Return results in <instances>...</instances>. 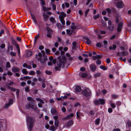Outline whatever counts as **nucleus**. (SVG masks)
I'll return each instance as SVG.
<instances>
[{"label": "nucleus", "instance_id": "1", "mask_svg": "<svg viewBox=\"0 0 131 131\" xmlns=\"http://www.w3.org/2000/svg\"><path fill=\"white\" fill-rule=\"evenodd\" d=\"M66 62V59L64 58L61 60L60 59L59 61L57 62V64L58 67H55V70L56 71L59 70V68L61 67L62 66H63Z\"/></svg>", "mask_w": 131, "mask_h": 131}, {"label": "nucleus", "instance_id": "2", "mask_svg": "<svg viewBox=\"0 0 131 131\" xmlns=\"http://www.w3.org/2000/svg\"><path fill=\"white\" fill-rule=\"evenodd\" d=\"M114 1L118 8H121L123 7L124 3L121 0H114Z\"/></svg>", "mask_w": 131, "mask_h": 131}, {"label": "nucleus", "instance_id": "3", "mask_svg": "<svg viewBox=\"0 0 131 131\" xmlns=\"http://www.w3.org/2000/svg\"><path fill=\"white\" fill-rule=\"evenodd\" d=\"M29 107L34 110L36 112H39V110L37 108L36 105L34 103L30 102L29 103Z\"/></svg>", "mask_w": 131, "mask_h": 131}, {"label": "nucleus", "instance_id": "4", "mask_svg": "<svg viewBox=\"0 0 131 131\" xmlns=\"http://www.w3.org/2000/svg\"><path fill=\"white\" fill-rule=\"evenodd\" d=\"M82 92L83 95L85 97H88L91 95V91L89 88L84 89Z\"/></svg>", "mask_w": 131, "mask_h": 131}, {"label": "nucleus", "instance_id": "5", "mask_svg": "<svg viewBox=\"0 0 131 131\" xmlns=\"http://www.w3.org/2000/svg\"><path fill=\"white\" fill-rule=\"evenodd\" d=\"M13 103V100L12 99H9L8 101L5 104L4 106L5 108H8L10 106L12 105Z\"/></svg>", "mask_w": 131, "mask_h": 131}, {"label": "nucleus", "instance_id": "6", "mask_svg": "<svg viewBox=\"0 0 131 131\" xmlns=\"http://www.w3.org/2000/svg\"><path fill=\"white\" fill-rule=\"evenodd\" d=\"M36 99L37 101L39 102L38 104V107L39 108H42V104L44 103V101L41 99L38 98H37Z\"/></svg>", "mask_w": 131, "mask_h": 131}, {"label": "nucleus", "instance_id": "7", "mask_svg": "<svg viewBox=\"0 0 131 131\" xmlns=\"http://www.w3.org/2000/svg\"><path fill=\"white\" fill-rule=\"evenodd\" d=\"M31 15L32 17V18L33 20V21L35 23V24L37 25L38 26V27H39V26L38 24V23L37 21V20L36 19V17L35 16H34V15L33 14H32L31 13Z\"/></svg>", "mask_w": 131, "mask_h": 131}, {"label": "nucleus", "instance_id": "8", "mask_svg": "<svg viewBox=\"0 0 131 131\" xmlns=\"http://www.w3.org/2000/svg\"><path fill=\"white\" fill-rule=\"evenodd\" d=\"M75 92V93H78L81 91V89L80 87L78 86L75 87L74 89Z\"/></svg>", "mask_w": 131, "mask_h": 131}, {"label": "nucleus", "instance_id": "9", "mask_svg": "<svg viewBox=\"0 0 131 131\" xmlns=\"http://www.w3.org/2000/svg\"><path fill=\"white\" fill-rule=\"evenodd\" d=\"M90 70L93 72H94L96 69V67L95 65L93 64L91 65L90 66Z\"/></svg>", "mask_w": 131, "mask_h": 131}, {"label": "nucleus", "instance_id": "10", "mask_svg": "<svg viewBox=\"0 0 131 131\" xmlns=\"http://www.w3.org/2000/svg\"><path fill=\"white\" fill-rule=\"evenodd\" d=\"M59 17L62 24L63 25H64L65 24V21L63 16L61 15H60Z\"/></svg>", "mask_w": 131, "mask_h": 131}, {"label": "nucleus", "instance_id": "11", "mask_svg": "<svg viewBox=\"0 0 131 131\" xmlns=\"http://www.w3.org/2000/svg\"><path fill=\"white\" fill-rule=\"evenodd\" d=\"M27 123H33V119L30 117L28 116L27 118Z\"/></svg>", "mask_w": 131, "mask_h": 131}, {"label": "nucleus", "instance_id": "12", "mask_svg": "<svg viewBox=\"0 0 131 131\" xmlns=\"http://www.w3.org/2000/svg\"><path fill=\"white\" fill-rule=\"evenodd\" d=\"M32 52L30 51H27L26 52V57H28L32 55Z\"/></svg>", "mask_w": 131, "mask_h": 131}, {"label": "nucleus", "instance_id": "13", "mask_svg": "<svg viewBox=\"0 0 131 131\" xmlns=\"http://www.w3.org/2000/svg\"><path fill=\"white\" fill-rule=\"evenodd\" d=\"M51 112L52 115H54L56 114L57 113V111L54 108H52L51 109Z\"/></svg>", "mask_w": 131, "mask_h": 131}, {"label": "nucleus", "instance_id": "14", "mask_svg": "<svg viewBox=\"0 0 131 131\" xmlns=\"http://www.w3.org/2000/svg\"><path fill=\"white\" fill-rule=\"evenodd\" d=\"M122 25L123 24L122 23H120L118 24V27L117 29V31H118L119 32L121 31Z\"/></svg>", "mask_w": 131, "mask_h": 131}, {"label": "nucleus", "instance_id": "15", "mask_svg": "<svg viewBox=\"0 0 131 131\" xmlns=\"http://www.w3.org/2000/svg\"><path fill=\"white\" fill-rule=\"evenodd\" d=\"M74 115V114L73 113H71L70 115H68L66 117L64 118L67 119H70L71 117H73Z\"/></svg>", "mask_w": 131, "mask_h": 131}, {"label": "nucleus", "instance_id": "16", "mask_svg": "<svg viewBox=\"0 0 131 131\" xmlns=\"http://www.w3.org/2000/svg\"><path fill=\"white\" fill-rule=\"evenodd\" d=\"M14 84V82L13 81H10L9 83L6 84V87L8 89H10L11 87L9 86V85H12Z\"/></svg>", "mask_w": 131, "mask_h": 131}, {"label": "nucleus", "instance_id": "17", "mask_svg": "<svg viewBox=\"0 0 131 131\" xmlns=\"http://www.w3.org/2000/svg\"><path fill=\"white\" fill-rule=\"evenodd\" d=\"M19 69L15 67H13L12 69V71L13 72H17L19 71Z\"/></svg>", "mask_w": 131, "mask_h": 131}, {"label": "nucleus", "instance_id": "18", "mask_svg": "<svg viewBox=\"0 0 131 131\" xmlns=\"http://www.w3.org/2000/svg\"><path fill=\"white\" fill-rule=\"evenodd\" d=\"M32 123H27L28 125V129L30 131L32 129L33 127Z\"/></svg>", "mask_w": 131, "mask_h": 131}, {"label": "nucleus", "instance_id": "19", "mask_svg": "<svg viewBox=\"0 0 131 131\" xmlns=\"http://www.w3.org/2000/svg\"><path fill=\"white\" fill-rule=\"evenodd\" d=\"M46 29L47 32V33H48L52 34L53 32V31L51 30V29L49 28L48 27H47L46 28Z\"/></svg>", "mask_w": 131, "mask_h": 131}, {"label": "nucleus", "instance_id": "20", "mask_svg": "<svg viewBox=\"0 0 131 131\" xmlns=\"http://www.w3.org/2000/svg\"><path fill=\"white\" fill-rule=\"evenodd\" d=\"M66 56L68 59L70 60H73V57L70 56V54L68 53H67L66 54Z\"/></svg>", "mask_w": 131, "mask_h": 131}, {"label": "nucleus", "instance_id": "21", "mask_svg": "<svg viewBox=\"0 0 131 131\" xmlns=\"http://www.w3.org/2000/svg\"><path fill=\"white\" fill-rule=\"evenodd\" d=\"M85 40H86V43L88 45H90L91 43V41L88 38H85Z\"/></svg>", "mask_w": 131, "mask_h": 131}, {"label": "nucleus", "instance_id": "22", "mask_svg": "<svg viewBox=\"0 0 131 131\" xmlns=\"http://www.w3.org/2000/svg\"><path fill=\"white\" fill-rule=\"evenodd\" d=\"M38 59H40V62L41 63H43L46 61L47 59L46 58H44L42 59L41 58H38Z\"/></svg>", "mask_w": 131, "mask_h": 131}, {"label": "nucleus", "instance_id": "23", "mask_svg": "<svg viewBox=\"0 0 131 131\" xmlns=\"http://www.w3.org/2000/svg\"><path fill=\"white\" fill-rule=\"evenodd\" d=\"M56 128V127H54V126H52L50 127V130L52 131H54L57 128Z\"/></svg>", "mask_w": 131, "mask_h": 131}, {"label": "nucleus", "instance_id": "24", "mask_svg": "<svg viewBox=\"0 0 131 131\" xmlns=\"http://www.w3.org/2000/svg\"><path fill=\"white\" fill-rule=\"evenodd\" d=\"M100 121V119L99 118H98L96 119L95 120V124L97 125H98Z\"/></svg>", "mask_w": 131, "mask_h": 131}, {"label": "nucleus", "instance_id": "25", "mask_svg": "<svg viewBox=\"0 0 131 131\" xmlns=\"http://www.w3.org/2000/svg\"><path fill=\"white\" fill-rule=\"evenodd\" d=\"M50 21L52 23H54L55 22V20L54 18L53 17H51L49 18Z\"/></svg>", "mask_w": 131, "mask_h": 131}, {"label": "nucleus", "instance_id": "26", "mask_svg": "<svg viewBox=\"0 0 131 131\" xmlns=\"http://www.w3.org/2000/svg\"><path fill=\"white\" fill-rule=\"evenodd\" d=\"M114 25H113L108 26V29L110 30H112L114 29Z\"/></svg>", "mask_w": 131, "mask_h": 131}, {"label": "nucleus", "instance_id": "27", "mask_svg": "<svg viewBox=\"0 0 131 131\" xmlns=\"http://www.w3.org/2000/svg\"><path fill=\"white\" fill-rule=\"evenodd\" d=\"M99 101L100 102V104H101L103 105L105 103V101L103 99H99Z\"/></svg>", "mask_w": 131, "mask_h": 131}, {"label": "nucleus", "instance_id": "28", "mask_svg": "<svg viewBox=\"0 0 131 131\" xmlns=\"http://www.w3.org/2000/svg\"><path fill=\"white\" fill-rule=\"evenodd\" d=\"M101 57V56L100 55H97L96 56H93V58L95 59H99Z\"/></svg>", "mask_w": 131, "mask_h": 131}, {"label": "nucleus", "instance_id": "29", "mask_svg": "<svg viewBox=\"0 0 131 131\" xmlns=\"http://www.w3.org/2000/svg\"><path fill=\"white\" fill-rule=\"evenodd\" d=\"M121 53V56H122L127 55L128 54V53L126 51H123Z\"/></svg>", "mask_w": 131, "mask_h": 131}, {"label": "nucleus", "instance_id": "30", "mask_svg": "<svg viewBox=\"0 0 131 131\" xmlns=\"http://www.w3.org/2000/svg\"><path fill=\"white\" fill-rule=\"evenodd\" d=\"M59 122L58 120H55L54 121V124L55 126L56 127H58Z\"/></svg>", "mask_w": 131, "mask_h": 131}, {"label": "nucleus", "instance_id": "31", "mask_svg": "<svg viewBox=\"0 0 131 131\" xmlns=\"http://www.w3.org/2000/svg\"><path fill=\"white\" fill-rule=\"evenodd\" d=\"M116 48V46L115 45H113L112 46H111L109 47L110 49H114Z\"/></svg>", "mask_w": 131, "mask_h": 131}, {"label": "nucleus", "instance_id": "32", "mask_svg": "<svg viewBox=\"0 0 131 131\" xmlns=\"http://www.w3.org/2000/svg\"><path fill=\"white\" fill-rule=\"evenodd\" d=\"M73 122L72 121H70L67 124V126L68 127H69L71 125H72L73 124Z\"/></svg>", "mask_w": 131, "mask_h": 131}, {"label": "nucleus", "instance_id": "33", "mask_svg": "<svg viewBox=\"0 0 131 131\" xmlns=\"http://www.w3.org/2000/svg\"><path fill=\"white\" fill-rule=\"evenodd\" d=\"M22 71L23 73L25 74H27L28 73V72L26 71L25 69H23L22 70Z\"/></svg>", "mask_w": 131, "mask_h": 131}, {"label": "nucleus", "instance_id": "34", "mask_svg": "<svg viewBox=\"0 0 131 131\" xmlns=\"http://www.w3.org/2000/svg\"><path fill=\"white\" fill-rule=\"evenodd\" d=\"M110 106L111 107H112L113 108H114L116 107V106L115 104H114L113 103H112L111 102H110Z\"/></svg>", "mask_w": 131, "mask_h": 131}, {"label": "nucleus", "instance_id": "35", "mask_svg": "<svg viewBox=\"0 0 131 131\" xmlns=\"http://www.w3.org/2000/svg\"><path fill=\"white\" fill-rule=\"evenodd\" d=\"M42 57V54L41 53L39 52L38 54V55H37L36 56V57L38 59V58H40Z\"/></svg>", "mask_w": 131, "mask_h": 131}, {"label": "nucleus", "instance_id": "36", "mask_svg": "<svg viewBox=\"0 0 131 131\" xmlns=\"http://www.w3.org/2000/svg\"><path fill=\"white\" fill-rule=\"evenodd\" d=\"M73 47H72V49H74L76 48V42H74L72 43Z\"/></svg>", "mask_w": 131, "mask_h": 131}, {"label": "nucleus", "instance_id": "37", "mask_svg": "<svg viewBox=\"0 0 131 131\" xmlns=\"http://www.w3.org/2000/svg\"><path fill=\"white\" fill-rule=\"evenodd\" d=\"M100 68L104 70H106L107 69V68L106 67H105L103 66H101L100 67Z\"/></svg>", "mask_w": 131, "mask_h": 131}, {"label": "nucleus", "instance_id": "38", "mask_svg": "<svg viewBox=\"0 0 131 131\" xmlns=\"http://www.w3.org/2000/svg\"><path fill=\"white\" fill-rule=\"evenodd\" d=\"M94 76L95 77H96L100 75V74L99 73H97L94 74Z\"/></svg>", "mask_w": 131, "mask_h": 131}, {"label": "nucleus", "instance_id": "39", "mask_svg": "<svg viewBox=\"0 0 131 131\" xmlns=\"http://www.w3.org/2000/svg\"><path fill=\"white\" fill-rule=\"evenodd\" d=\"M27 99L29 101H32L33 102H35V101L34 99H33L32 98L30 97H28L27 98Z\"/></svg>", "mask_w": 131, "mask_h": 131}, {"label": "nucleus", "instance_id": "40", "mask_svg": "<svg viewBox=\"0 0 131 131\" xmlns=\"http://www.w3.org/2000/svg\"><path fill=\"white\" fill-rule=\"evenodd\" d=\"M100 17V15L99 14H97V15H94L93 16V18L94 19H96L97 18H98Z\"/></svg>", "mask_w": 131, "mask_h": 131}, {"label": "nucleus", "instance_id": "41", "mask_svg": "<svg viewBox=\"0 0 131 131\" xmlns=\"http://www.w3.org/2000/svg\"><path fill=\"white\" fill-rule=\"evenodd\" d=\"M43 9L44 11H48L50 9V8H47L46 7L44 6H43Z\"/></svg>", "mask_w": 131, "mask_h": 131}, {"label": "nucleus", "instance_id": "42", "mask_svg": "<svg viewBox=\"0 0 131 131\" xmlns=\"http://www.w3.org/2000/svg\"><path fill=\"white\" fill-rule=\"evenodd\" d=\"M45 51L47 54H50V50L48 49H45Z\"/></svg>", "mask_w": 131, "mask_h": 131}, {"label": "nucleus", "instance_id": "43", "mask_svg": "<svg viewBox=\"0 0 131 131\" xmlns=\"http://www.w3.org/2000/svg\"><path fill=\"white\" fill-rule=\"evenodd\" d=\"M60 14H61V15L62 16H63V18H64V17H66V16L67 15H66V14L64 12H61V13Z\"/></svg>", "mask_w": 131, "mask_h": 131}, {"label": "nucleus", "instance_id": "44", "mask_svg": "<svg viewBox=\"0 0 131 131\" xmlns=\"http://www.w3.org/2000/svg\"><path fill=\"white\" fill-rule=\"evenodd\" d=\"M70 93H68V94H66V95H67V96H66V95H65L63 96H62V99H66L67 98V96H69V95H70Z\"/></svg>", "mask_w": 131, "mask_h": 131}, {"label": "nucleus", "instance_id": "45", "mask_svg": "<svg viewBox=\"0 0 131 131\" xmlns=\"http://www.w3.org/2000/svg\"><path fill=\"white\" fill-rule=\"evenodd\" d=\"M35 74V72L33 71H31L29 73V74L30 75H34Z\"/></svg>", "mask_w": 131, "mask_h": 131}, {"label": "nucleus", "instance_id": "46", "mask_svg": "<svg viewBox=\"0 0 131 131\" xmlns=\"http://www.w3.org/2000/svg\"><path fill=\"white\" fill-rule=\"evenodd\" d=\"M45 72L46 74L49 75L51 74L52 73V72L49 71H46Z\"/></svg>", "mask_w": 131, "mask_h": 131}, {"label": "nucleus", "instance_id": "47", "mask_svg": "<svg viewBox=\"0 0 131 131\" xmlns=\"http://www.w3.org/2000/svg\"><path fill=\"white\" fill-rule=\"evenodd\" d=\"M6 67L7 68H9L10 67V63L9 62H7L6 63Z\"/></svg>", "mask_w": 131, "mask_h": 131}, {"label": "nucleus", "instance_id": "48", "mask_svg": "<svg viewBox=\"0 0 131 131\" xmlns=\"http://www.w3.org/2000/svg\"><path fill=\"white\" fill-rule=\"evenodd\" d=\"M39 37V35H38L35 37L34 39L35 42H36L37 40Z\"/></svg>", "mask_w": 131, "mask_h": 131}, {"label": "nucleus", "instance_id": "49", "mask_svg": "<svg viewBox=\"0 0 131 131\" xmlns=\"http://www.w3.org/2000/svg\"><path fill=\"white\" fill-rule=\"evenodd\" d=\"M7 74L10 77L12 75L13 73L10 71H8L7 72Z\"/></svg>", "mask_w": 131, "mask_h": 131}, {"label": "nucleus", "instance_id": "50", "mask_svg": "<svg viewBox=\"0 0 131 131\" xmlns=\"http://www.w3.org/2000/svg\"><path fill=\"white\" fill-rule=\"evenodd\" d=\"M121 102L120 101H117L116 102V104L117 106H118L121 105Z\"/></svg>", "mask_w": 131, "mask_h": 131}, {"label": "nucleus", "instance_id": "51", "mask_svg": "<svg viewBox=\"0 0 131 131\" xmlns=\"http://www.w3.org/2000/svg\"><path fill=\"white\" fill-rule=\"evenodd\" d=\"M89 11V9H88L86 10V11L85 12V16H86L87 15Z\"/></svg>", "mask_w": 131, "mask_h": 131}, {"label": "nucleus", "instance_id": "52", "mask_svg": "<svg viewBox=\"0 0 131 131\" xmlns=\"http://www.w3.org/2000/svg\"><path fill=\"white\" fill-rule=\"evenodd\" d=\"M4 32V30L3 29H1L0 32V37L2 36V35L3 34Z\"/></svg>", "mask_w": 131, "mask_h": 131}, {"label": "nucleus", "instance_id": "53", "mask_svg": "<svg viewBox=\"0 0 131 131\" xmlns=\"http://www.w3.org/2000/svg\"><path fill=\"white\" fill-rule=\"evenodd\" d=\"M87 75V74L86 73H83L82 74V77L85 78L86 77Z\"/></svg>", "mask_w": 131, "mask_h": 131}, {"label": "nucleus", "instance_id": "54", "mask_svg": "<svg viewBox=\"0 0 131 131\" xmlns=\"http://www.w3.org/2000/svg\"><path fill=\"white\" fill-rule=\"evenodd\" d=\"M96 63L97 64L100 65L101 64V61L100 60H97L96 61Z\"/></svg>", "mask_w": 131, "mask_h": 131}, {"label": "nucleus", "instance_id": "55", "mask_svg": "<svg viewBox=\"0 0 131 131\" xmlns=\"http://www.w3.org/2000/svg\"><path fill=\"white\" fill-rule=\"evenodd\" d=\"M94 103L96 105H98L99 104V101L97 100H96L95 101Z\"/></svg>", "mask_w": 131, "mask_h": 131}, {"label": "nucleus", "instance_id": "56", "mask_svg": "<svg viewBox=\"0 0 131 131\" xmlns=\"http://www.w3.org/2000/svg\"><path fill=\"white\" fill-rule=\"evenodd\" d=\"M44 48V47L41 45H40L39 46V49L40 50H42Z\"/></svg>", "mask_w": 131, "mask_h": 131}, {"label": "nucleus", "instance_id": "57", "mask_svg": "<svg viewBox=\"0 0 131 131\" xmlns=\"http://www.w3.org/2000/svg\"><path fill=\"white\" fill-rule=\"evenodd\" d=\"M113 111L112 109L111 108H109L108 109V112L109 113H111Z\"/></svg>", "mask_w": 131, "mask_h": 131}, {"label": "nucleus", "instance_id": "58", "mask_svg": "<svg viewBox=\"0 0 131 131\" xmlns=\"http://www.w3.org/2000/svg\"><path fill=\"white\" fill-rule=\"evenodd\" d=\"M52 9L54 10H56V6L55 5L53 4H52Z\"/></svg>", "mask_w": 131, "mask_h": 131}, {"label": "nucleus", "instance_id": "59", "mask_svg": "<svg viewBox=\"0 0 131 131\" xmlns=\"http://www.w3.org/2000/svg\"><path fill=\"white\" fill-rule=\"evenodd\" d=\"M10 54L13 56H15L16 55V53L13 52H11Z\"/></svg>", "mask_w": 131, "mask_h": 131}, {"label": "nucleus", "instance_id": "60", "mask_svg": "<svg viewBox=\"0 0 131 131\" xmlns=\"http://www.w3.org/2000/svg\"><path fill=\"white\" fill-rule=\"evenodd\" d=\"M65 5L67 7H68L69 6V4L68 3H64Z\"/></svg>", "mask_w": 131, "mask_h": 131}, {"label": "nucleus", "instance_id": "61", "mask_svg": "<svg viewBox=\"0 0 131 131\" xmlns=\"http://www.w3.org/2000/svg\"><path fill=\"white\" fill-rule=\"evenodd\" d=\"M36 73L37 75H39L41 73V72L40 71H37Z\"/></svg>", "mask_w": 131, "mask_h": 131}, {"label": "nucleus", "instance_id": "62", "mask_svg": "<svg viewBox=\"0 0 131 131\" xmlns=\"http://www.w3.org/2000/svg\"><path fill=\"white\" fill-rule=\"evenodd\" d=\"M89 61V59L88 58H86L83 60V61L85 62H88Z\"/></svg>", "mask_w": 131, "mask_h": 131}, {"label": "nucleus", "instance_id": "63", "mask_svg": "<svg viewBox=\"0 0 131 131\" xmlns=\"http://www.w3.org/2000/svg\"><path fill=\"white\" fill-rule=\"evenodd\" d=\"M113 131H121L120 129L119 128H114L113 129Z\"/></svg>", "mask_w": 131, "mask_h": 131}, {"label": "nucleus", "instance_id": "64", "mask_svg": "<svg viewBox=\"0 0 131 131\" xmlns=\"http://www.w3.org/2000/svg\"><path fill=\"white\" fill-rule=\"evenodd\" d=\"M62 110L63 112H65L66 111L65 108L64 107H63L62 108Z\"/></svg>", "mask_w": 131, "mask_h": 131}]
</instances>
